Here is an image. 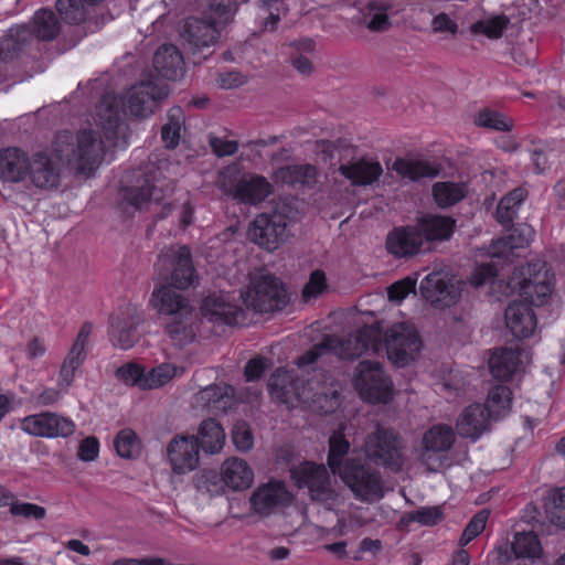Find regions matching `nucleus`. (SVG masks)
<instances>
[{
    "mask_svg": "<svg viewBox=\"0 0 565 565\" xmlns=\"http://www.w3.org/2000/svg\"><path fill=\"white\" fill-rule=\"evenodd\" d=\"M100 135L92 128L77 131L76 137L70 131H62L52 142V154L60 161H65L78 174L90 177L99 168L108 150H115L126 140H121L122 120L117 110L107 107L98 113Z\"/></svg>",
    "mask_w": 565,
    "mask_h": 565,
    "instance_id": "nucleus-1",
    "label": "nucleus"
},
{
    "mask_svg": "<svg viewBox=\"0 0 565 565\" xmlns=\"http://www.w3.org/2000/svg\"><path fill=\"white\" fill-rule=\"evenodd\" d=\"M60 32L61 23L57 15L51 9H39L30 24L10 28L8 34L0 40V60L10 62L24 51L32 39L52 41Z\"/></svg>",
    "mask_w": 565,
    "mask_h": 565,
    "instance_id": "nucleus-2",
    "label": "nucleus"
},
{
    "mask_svg": "<svg viewBox=\"0 0 565 565\" xmlns=\"http://www.w3.org/2000/svg\"><path fill=\"white\" fill-rule=\"evenodd\" d=\"M362 450L365 460L385 470L398 473L405 463V441L392 427L377 424L366 435Z\"/></svg>",
    "mask_w": 565,
    "mask_h": 565,
    "instance_id": "nucleus-3",
    "label": "nucleus"
},
{
    "mask_svg": "<svg viewBox=\"0 0 565 565\" xmlns=\"http://www.w3.org/2000/svg\"><path fill=\"white\" fill-rule=\"evenodd\" d=\"M370 463L360 457H350L344 461V469L338 475L353 497L361 502L380 501L385 495L382 473Z\"/></svg>",
    "mask_w": 565,
    "mask_h": 565,
    "instance_id": "nucleus-4",
    "label": "nucleus"
},
{
    "mask_svg": "<svg viewBox=\"0 0 565 565\" xmlns=\"http://www.w3.org/2000/svg\"><path fill=\"white\" fill-rule=\"evenodd\" d=\"M354 387L370 404H387L394 395V385L379 362L363 360L356 366Z\"/></svg>",
    "mask_w": 565,
    "mask_h": 565,
    "instance_id": "nucleus-5",
    "label": "nucleus"
},
{
    "mask_svg": "<svg viewBox=\"0 0 565 565\" xmlns=\"http://www.w3.org/2000/svg\"><path fill=\"white\" fill-rule=\"evenodd\" d=\"M243 305V291L237 297L231 292H212L203 299L201 313L214 324L244 326L246 312Z\"/></svg>",
    "mask_w": 565,
    "mask_h": 565,
    "instance_id": "nucleus-6",
    "label": "nucleus"
},
{
    "mask_svg": "<svg viewBox=\"0 0 565 565\" xmlns=\"http://www.w3.org/2000/svg\"><path fill=\"white\" fill-rule=\"evenodd\" d=\"M243 302L257 312H275L288 303V292L278 278L263 276L243 292Z\"/></svg>",
    "mask_w": 565,
    "mask_h": 565,
    "instance_id": "nucleus-7",
    "label": "nucleus"
},
{
    "mask_svg": "<svg viewBox=\"0 0 565 565\" xmlns=\"http://www.w3.org/2000/svg\"><path fill=\"white\" fill-rule=\"evenodd\" d=\"M387 359L404 367L415 361L423 345L418 331L406 323L393 324L384 335Z\"/></svg>",
    "mask_w": 565,
    "mask_h": 565,
    "instance_id": "nucleus-8",
    "label": "nucleus"
},
{
    "mask_svg": "<svg viewBox=\"0 0 565 565\" xmlns=\"http://www.w3.org/2000/svg\"><path fill=\"white\" fill-rule=\"evenodd\" d=\"M520 295L532 308L543 306L554 289V274L545 262L533 260L522 270Z\"/></svg>",
    "mask_w": 565,
    "mask_h": 565,
    "instance_id": "nucleus-9",
    "label": "nucleus"
},
{
    "mask_svg": "<svg viewBox=\"0 0 565 565\" xmlns=\"http://www.w3.org/2000/svg\"><path fill=\"white\" fill-rule=\"evenodd\" d=\"M311 379L295 370L278 367L268 380L273 399L294 408L300 406Z\"/></svg>",
    "mask_w": 565,
    "mask_h": 565,
    "instance_id": "nucleus-10",
    "label": "nucleus"
},
{
    "mask_svg": "<svg viewBox=\"0 0 565 565\" xmlns=\"http://www.w3.org/2000/svg\"><path fill=\"white\" fill-rule=\"evenodd\" d=\"M143 321L136 305L124 303L109 317L108 335L114 347L131 349L139 339L138 326Z\"/></svg>",
    "mask_w": 565,
    "mask_h": 565,
    "instance_id": "nucleus-11",
    "label": "nucleus"
},
{
    "mask_svg": "<svg viewBox=\"0 0 565 565\" xmlns=\"http://www.w3.org/2000/svg\"><path fill=\"white\" fill-rule=\"evenodd\" d=\"M288 217L282 213L258 214L248 234L253 242L267 250H275L287 238Z\"/></svg>",
    "mask_w": 565,
    "mask_h": 565,
    "instance_id": "nucleus-12",
    "label": "nucleus"
},
{
    "mask_svg": "<svg viewBox=\"0 0 565 565\" xmlns=\"http://www.w3.org/2000/svg\"><path fill=\"white\" fill-rule=\"evenodd\" d=\"M422 297L436 309L454 306L461 296L459 284L440 271H431L424 277L419 285Z\"/></svg>",
    "mask_w": 565,
    "mask_h": 565,
    "instance_id": "nucleus-13",
    "label": "nucleus"
},
{
    "mask_svg": "<svg viewBox=\"0 0 565 565\" xmlns=\"http://www.w3.org/2000/svg\"><path fill=\"white\" fill-rule=\"evenodd\" d=\"M75 428L72 419L51 412L28 415L21 420V429L35 437H68Z\"/></svg>",
    "mask_w": 565,
    "mask_h": 565,
    "instance_id": "nucleus-14",
    "label": "nucleus"
},
{
    "mask_svg": "<svg viewBox=\"0 0 565 565\" xmlns=\"http://www.w3.org/2000/svg\"><path fill=\"white\" fill-rule=\"evenodd\" d=\"M298 488H307L311 500L323 501L330 497V478L322 463L305 461L291 471Z\"/></svg>",
    "mask_w": 565,
    "mask_h": 565,
    "instance_id": "nucleus-15",
    "label": "nucleus"
},
{
    "mask_svg": "<svg viewBox=\"0 0 565 565\" xmlns=\"http://www.w3.org/2000/svg\"><path fill=\"white\" fill-rule=\"evenodd\" d=\"M385 249L395 259H409L418 255L423 249L415 225L394 226L386 235Z\"/></svg>",
    "mask_w": 565,
    "mask_h": 565,
    "instance_id": "nucleus-16",
    "label": "nucleus"
},
{
    "mask_svg": "<svg viewBox=\"0 0 565 565\" xmlns=\"http://www.w3.org/2000/svg\"><path fill=\"white\" fill-rule=\"evenodd\" d=\"M199 440L195 436H175L167 447L172 470L178 475L194 470L199 465Z\"/></svg>",
    "mask_w": 565,
    "mask_h": 565,
    "instance_id": "nucleus-17",
    "label": "nucleus"
},
{
    "mask_svg": "<svg viewBox=\"0 0 565 565\" xmlns=\"http://www.w3.org/2000/svg\"><path fill=\"white\" fill-rule=\"evenodd\" d=\"M28 175L33 186L40 190L57 189L61 182V169L46 151H38L30 158Z\"/></svg>",
    "mask_w": 565,
    "mask_h": 565,
    "instance_id": "nucleus-18",
    "label": "nucleus"
},
{
    "mask_svg": "<svg viewBox=\"0 0 565 565\" xmlns=\"http://www.w3.org/2000/svg\"><path fill=\"white\" fill-rule=\"evenodd\" d=\"M290 500L291 494L284 482L269 481L253 492L249 502L256 513L268 515L274 509L287 505Z\"/></svg>",
    "mask_w": 565,
    "mask_h": 565,
    "instance_id": "nucleus-19",
    "label": "nucleus"
},
{
    "mask_svg": "<svg viewBox=\"0 0 565 565\" xmlns=\"http://www.w3.org/2000/svg\"><path fill=\"white\" fill-rule=\"evenodd\" d=\"M274 191L271 183L260 174H245L234 185L233 198L243 204L257 205Z\"/></svg>",
    "mask_w": 565,
    "mask_h": 565,
    "instance_id": "nucleus-20",
    "label": "nucleus"
},
{
    "mask_svg": "<svg viewBox=\"0 0 565 565\" xmlns=\"http://www.w3.org/2000/svg\"><path fill=\"white\" fill-rule=\"evenodd\" d=\"M505 323L513 337L526 339L536 328L537 320L533 308L525 301L514 300L505 309Z\"/></svg>",
    "mask_w": 565,
    "mask_h": 565,
    "instance_id": "nucleus-21",
    "label": "nucleus"
},
{
    "mask_svg": "<svg viewBox=\"0 0 565 565\" xmlns=\"http://www.w3.org/2000/svg\"><path fill=\"white\" fill-rule=\"evenodd\" d=\"M341 404V394L326 384L311 379L301 405L319 414H332Z\"/></svg>",
    "mask_w": 565,
    "mask_h": 565,
    "instance_id": "nucleus-22",
    "label": "nucleus"
},
{
    "mask_svg": "<svg viewBox=\"0 0 565 565\" xmlns=\"http://www.w3.org/2000/svg\"><path fill=\"white\" fill-rule=\"evenodd\" d=\"M456 440L455 431L447 424H435L429 427L422 438V452L419 458L422 462L429 463L431 454L449 451Z\"/></svg>",
    "mask_w": 565,
    "mask_h": 565,
    "instance_id": "nucleus-23",
    "label": "nucleus"
},
{
    "mask_svg": "<svg viewBox=\"0 0 565 565\" xmlns=\"http://www.w3.org/2000/svg\"><path fill=\"white\" fill-rule=\"evenodd\" d=\"M414 225L423 243L443 242L452 236L456 221L451 216L426 214L418 217Z\"/></svg>",
    "mask_w": 565,
    "mask_h": 565,
    "instance_id": "nucleus-24",
    "label": "nucleus"
},
{
    "mask_svg": "<svg viewBox=\"0 0 565 565\" xmlns=\"http://www.w3.org/2000/svg\"><path fill=\"white\" fill-rule=\"evenodd\" d=\"M342 177L351 182L354 186H366L376 182L383 174V168L376 160H367L361 158L359 160L349 161L339 167Z\"/></svg>",
    "mask_w": 565,
    "mask_h": 565,
    "instance_id": "nucleus-25",
    "label": "nucleus"
},
{
    "mask_svg": "<svg viewBox=\"0 0 565 565\" xmlns=\"http://www.w3.org/2000/svg\"><path fill=\"white\" fill-rule=\"evenodd\" d=\"M30 157L17 147L0 150V180L18 183L28 177Z\"/></svg>",
    "mask_w": 565,
    "mask_h": 565,
    "instance_id": "nucleus-26",
    "label": "nucleus"
},
{
    "mask_svg": "<svg viewBox=\"0 0 565 565\" xmlns=\"http://www.w3.org/2000/svg\"><path fill=\"white\" fill-rule=\"evenodd\" d=\"M153 67L163 78L177 81L183 76L184 60L180 50L173 44H163L154 53Z\"/></svg>",
    "mask_w": 565,
    "mask_h": 565,
    "instance_id": "nucleus-27",
    "label": "nucleus"
},
{
    "mask_svg": "<svg viewBox=\"0 0 565 565\" xmlns=\"http://www.w3.org/2000/svg\"><path fill=\"white\" fill-rule=\"evenodd\" d=\"M183 36L190 45L201 50L213 45L220 38V31L215 21L191 17L185 20Z\"/></svg>",
    "mask_w": 565,
    "mask_h": 565,
    "instance_id": "nucleus-28",
    "label": "nucleus"
},
{
    "mask_svg": "<svg viewBox=\"0 0 565 565\" xmlns=\"http://www.w3.org/2000/svg\"><path fill=\"white\" fill-rule=\"evenodd\" d=\"M490 417L487 407L480 403L467 406L457 422V431L463 438H479L487 429Z\"/></svg>",
    "mask_w": 565,
    "mask_h": 565,
    "instance_id": "nucleus-29",
    "label": "nucleus"
},
{
    "mask_svg": "<svg viewBox=\"0 0 565 565\" xmlns=\"http://www.w3.org/2000/svg\"><path fill=\"white\" fill-rule=\"evenodd\" d=\"M171 265V286L179 290L188 289L195 278V268L193 266L190 248L183 245L174 250L172 253Z\"/></svg>",
    "mask_w": 565,
    "mask_h": 565,
    "instance_id": "nucleus-30",
    "label": "nucleus"
},
{
    "mask_svg": "<svg viewBox=\"0 0 565 565\" xmlns=\"http://www.w3.org/2000/svg\"><path fill=\"white\" fill-rule=\"evenodd\" d=\"M505 236L498 238L492 244L493 256H508L514 249L527 247L533 238L534 231L527 224L513 223L509 225Z\"/></svg>",
    "mask_w": 565,
    "mask_h": 565,
    "instance_id": "nucleus-31",
    "label": "nucleus"
},
{
    "mask_svg": "<svg viewBox=\"0 0 565 565\" xmlns=\"http://www.w3.org/2000/svg\"><path fill=\"white\" fill-rule=\"evenodd\" d=\"M223 482L233 490H245L254 481V472L248 463L241 458L231 457L221 467Z\"/></svg>",
    "mask_w": 565,
    "mask_h": 565,
    "instance_id": "nucleus-32",
    "label": "nucleus"
},
{
    "mask_svg": "<svg viewBox=\"0 0 565 565\" xmlns=\"http://www.w3.org/2000/svg\"><path fill=\"white\" fill-rule=\"evenodd\" d=\"M149 303L159 315L164 316H175L188 310L185 298L167 285L153 289Z\"/></svg>",
    "mask_w": 565,
    "mask_h": 565,
    "instance_id": "nucleus-33",
    "label": "nucleus"
},
{
    "mask_svg": "<svg viewBox=\"0 0 565 565\" xmlns=\"http://www.w3.org/2000/svg\"><path fill=\"white\" fill-rule=\"evenodd\" d=\"M520 363V352L511 348L494 350L488 362L491 375L500 381H510Z\"/></svg>",
    "mask_w": 565,
    "mask_h": 565,
    "instance_id": "nucleus-34",
    "label": "nucleus"
},
{
    "mask_svg": "<svg viewBox=\"0 0 565 565\" xmlns=\"http://www.w3.org/2000/svg\"><path fill=\"white\" fill-rule=\"evenodd\" d=\"M394 170L405 179L418 181L424 178L438 177L441 166L435 161L397 158L394 162Z\"/></svg>",
    "mask_w": 565,
    "mask_h": 565,
    "instance_id": "nucleus-35",
    "label": "nucleus"
},
{
    "mask_svg": "<svg viewBox=\"0 0 565 565\" xmlns=\"http://www.w3.org/2000/svg\"><path fill=\"white\" fill-rule=\"evenodd\" d=\"M277 181L292 188H312L317 182V168L312 164H291L279 168Z\"/></svg>",
    "mask_w": 565,
    "mask_h": 565,
    "instance_id": "nucleus-36",
    "label": "nucleus"
},
{
    "mask_svg": "<svg viewBox=\"0 0 565 565\" xmlns=\"http://www.w3.org/2000/svg\"><path fill=\"white\" fill-rule=\"evenodd\" d=\"M164 198L161 189L146 179L139 186H127L121 191L122 203L135 210H142L150 202H160Z\"/></svg>",
    "mask_w": 565,
    "mask_h": 565,
    "instance_id": "nucleus-37",
    "label": "nucleus"
},
{
    "mask_svg": "<svg viewBox=\"0 0 565 565\" xmlns=\"http://www.w3.org/2000/svg\"><path fill=\"white\" fill-rule=\"evenodd\" d=\"M199 449L206 454H217L225 443V431L214 418L204 419L198 430Z\"/></svg>",
    "mask_w": 565,
    "mask_h": 565,
    "instance_id": "nucleus-38",
    "label": "nucleus"
},
{
    "mask_svg": "<svg viewBox=\"0 0 565 565\" xmlns=\"http://www.w3.org/2000/svg\"><path fill=\"white\" fill-rule=\"evenodd\" d=\"M465 183L439 181L433 184L431 195L440 209H447L462 201L467 195Z\"/></svg>",
    "mask_w": 565,
    "mask_h": 565,
    "instance_id": "nucleus-39",
    "label": "nucleus"
},
{
    "mask_svg": "<svg viewBox=\"0 0 565 565\" xmlns=\"http://www.w3.org/2000/svg\"><path fill=\"white\" fill-rule=\"evenodd\" d=\"M148 84L132 86L127 93V109L131 116L148 117L152 114L153 95Z\"/></svg>",
    "mask_w": 565,
    "mask_h": 565,
    "instance_id": "nucleus-40",
    "label": "nucleus"
},
{
    "mask_svg": "<svg viewBox=\"0 0 565 565\" xmlns=\"http://www.w3.org/2000/svg\"><path fill=\"white\" fill-rule=\"evenodd\" d=\"M527 196L524 188H516L505 194L497 206V221L503 226H509L518 216L521 204Z\"/></svg>",
    "mask_w": 565,
    "mask_h": 565,
    "instance_id": "nucleus-41",
    "label": "nucleus"
},
{
    "mask_svg": "<svg viewBox=\"0 0 565 565\" xmlns=\"http://www.w3.org/2000/svg\"><path fill=\"white\" fill-rule=\"evenodd\" d=\"M512 390L507 385H494L490 388L487 401L482 404L487 407L490 419H499L505 415L512 405Z\"/></svg>",
    "mask_w": 565,
    "mask_h": 565,
    "instance_id": "nucleus-42",
    "label": "nucleus"
},
{
    "mask_svg": "<svg viewBox=\"0 0 565 565\" xmlns=\"http://www.w3.org/2000/svg\"><path fill=\"white\" fill-rule=\"evenodd\" d=\"M184 124L183 109L180 106L171 107L167 113V122L161 128V139L166 148L172 150L178 147Z\"/></svg>",
    "mask_w": 565,
    "mask_h": 565,
    "instance_id": "nucleus-43",
    "label": "nucleus"
},
{
    "mask_svg": "<svg viewBox=\"0 0 565 565\" xmlns=\"http://www.w3.org/2000/svg\"><path fill=\"white\" fill-rule=\"evenodd\" d=\"M350 443L342 433H334L329 439L327 465L332 475L338 476L344 469L350 451Z\"/></svg>",
    "mask_w": 565,
    "mask_h": 565,
    "instance_id": "nucleus-44",
    "label": "nucleus"
},
{
    "mask_svg": "<svg viewBox=\"0 0 565 565\" xmlns=\"http://www.w3.org/2000/svg\"><path fill=\"white\" fill-rule=\"evenodd\" d=\"M55 7L61 19L68 24L85 22L92 9L86 0H56Z\"/></svg>",
    "mask_w": 565,
    "mask_h": 565,
    "instance_id": "nucleus-45",
    "label": "nucleus"
},
{
    "mask_svg": "<svg viewBox=\"0 0 565 565\" xmlns=\"http://www.w3.org/2000/svg\"><path fill=\"white\" fill-rule=\"evenodd\" d=\"M234 393V388L227 384H213L198 393V401L209 409L226 407V399Z\"/></svg>",
    "mask_w": 565,
    "mask_h": 565,
    "instance_id": "nucleus-46",
    "label": "nucleus"
},
{
    "mask_svg": "<svg viewBox=\"0 0 565 565\" xmlns=\"http://www.w3.org/2000/svg\"><path fill=\"white\" fill-rule=\"evenodd\" d=\"M114 447L119 457L134 459L141 451V440L131 428H122L114 439Z\"/></svg>",
    "mask_w": 565,
    "mask_h": 565,
    "instance_id": "nucleus-47",
    "label": "nucleus"
},
{
    "mask_svg": "<svg viewBox=\"0 0 565 565\" xmlns=\"http://www.w3.org/2000/svg\"><path fill=\"white\" fill-rule=\"evenodd\" d=\"M512 551L518 558H533L541 551L539 536L534 532H518L512 542Z\"/></svg>",
    "mask_w": 565,
    "mask_h": 565,
    "instance_id": "nucleus-48",
    "label": "nucleus"
},
{
    "mask_svg": "<svg viewBox=\"0 0 565 565\" xmlns=\"http://www.w3.org/2000/svg\"><path fill=\"white\" fill-rule=\"evenodd\" d=\"M392 4L382 0H371L366 4V11L370 15L367 28L374 32H382L391 26L387 12Z\"/></svg>",
    "mask_w": 565,
    "mask_h": 565,
    "instance_id": "nucleus-49",
    "label": "nucleus"
},
{
    "mask_svg": "<svg viewBox=\"0 0 565 565\" xmlns=\"http://www.w3.org/2000/svg\"><path fill=\"white\" fill-rule=\"evenodd\" d=\"M183 372L182 367H178L171 363H161L158 366L146 372V382L143 390H153L169 383L173 377Z\"/></svg>",
    "mask_w": 565,
    "mask_h": 565,
    "instance_id": "nucleus-50",
    "label": "nucleus"
},
{
    "mask_svg": "<svg viewBox=\"0 0 565 565\" xmlns=\"http://www.w3.org/2000/svg\"><path fill=\"white\" fill-rule=\"evenodd\" d=\"M475 124L503 132L511 131L513 128V120L510 117L490 108L481 109L475 118Z\"/></svg>",
    "mask_w": 565,
    "mask_h": 565,
    "instance_id": "nucleus-51",
    "label": "nucleus"
},
{
    "mask_svg": "<svg viewBox=\"0 0 565 565\" xmlns=\"http://www.w3.org/2000/svg\"><path fill=\"white\" fill-rule=\"evenodd\" d=\"M329 353L335 354L341 360L353 361L362 355L361 350L353 342V337L341 338L338 335H326Z\"/></svg>",
    "mask_w": 565,
    "mask_h": 565,
    "instance_id": "nucleus-52",
    "label": "nucleus"
},
{
    "mask_svg": "<svg viewBox=\"0 0 565 565\" xmlns=\"http://www.w3.org/2000/svg\"><path fill=\"white\" fill-rule=\"evenodd\" d=\"M182 315L183 312L180 315L170 316L172 320L166 326V332L169 338L180 347L192 342L195 335L192 326L189 322L180 319Z\"/></svg>",
    "mask_w": 565,
    "mask_h": 565,
    "instance_id": "nucleus-53",
    "label": "nucleus"
},
{
    "mask_svg": "<svg viewBox=\"0 0 565 565\" xmlns=\"http://www.w3.org/2000/svg\"><path fill=\"white\" fill-rule=\"evenodd\" d=\"M490 512L488 509L478 511L468 522L459 539V546L465 547L486 529Z\"/></svg>",
    "mask_w": 565,
    "mask_h": 565,
    "instance_id": "nucleus-54",
    "label": "nucleus"
},
{
    "mask_svg": "<svg viewBox=\"0 0 565 565\" xmlns=\"http://www.w3.org/2000/svg\"><path fill=\"white\" fill-rule=\"evenodd\" d=\"M118 380L122 381L127 385L138 386L143 390V382H146V369L135 362H128L119 366L116 372Z\"/></svg>",
    "mask_w": 565,
    "mask_h": 565,
    "instance_id": "nucleus-55",
    "label": "nucleus"
},
{
    "mask_svg": "<svg viewBox=\"0 0 565 565\" xmlns=\"http://www.w3.org/2000/svg\"><path fill=\"white\" fill-rule=\"evenodd\" d=\"M546 512L552 523L565 529V488H556L552 491Z\"/></svg>",
    "mask_w": 565,
    "mask_h": 565,
    "instance_id": "nucleus-56",
    "label": "nucleus"
},
{
    "mask_svg": "<svg viewBox=\"0 0 565 565\" xmlns=\"http://www.w3.org/2000/svg\"><path fill=\"white\" fill-rule=\"evenodd\" d=\"M354 343L361 350V353L364 354L367 351L377 352L382 344V339L379 330L372 327H364L359 329L356 333L353 335Z\"/></svg>",
    "mask_w": 565,
    "mask_h": 565,
    "instance_id": "nucleus-57",
    "label": "nucleus"
},
{
    "mask_svg": "<svg viewBox=\"0 0 565 565\" xmlns=\"http://www.w3.org/2000/svg\"><path fill=\"white\" fill-rule=\"evenodd\" d=\"M9 512L12 516H21L26 520H42L46 515V510L35 503L20 502L17 498L12 500L9 507Z\"/></svg>",
    "mask_w": 565,
    "mask_h": 565,
    "instance_id": "nucleus-58",
    "label": "nucleus"
},
{
    "mask_svg": "<svg viewBox=\"0 0 565 565\" xmlns=\"http://www.w3.org/2000/svg\"><path fill=\"white\" fill-rule=\"evenodd\" d=\"M327 288V277L323 270H313L307 284L303 286L301 297L303 301H310L319 297Z\"/></svg>",
    "mask_w": 565,
    "mask_h": 565,
    "instance_id": "nucleus-59",
    "label": "nucleus"
},
{
    "mask_svg": "<svg viewBox=\"0 0 565 565\" xmlns=\"http://www.w3.org/2000/svg\"><path fill=\"white\" fill-rule=\"evenodd\" d=\"M417 278L407 276L387 287V298L392 302L403 301L409 294L416 290Z\"/></svg>",
    "mask_w": 565,
    "mask_h": 565,
    "instance_id": "nucleus-60",
    "label": "nucleus"
},
{
    "mask_svg": "<svg viewBox=\"0 0 565 565\" xmlns=\"http://www.w3.org/2000/svg\"><path fill=\"white\" fill-rule=\"evenodd\" d=\"M507 28V20L502 17L492 18L486 22L479 21L472 25V32L483 33L489 39H499Z\"/></svg>",
    "mask_w": 565,
    "mask_h": 565,
    "instance_id": "nucleus-61",
    "label": "nucleus"
},
{
    "mask_svg": "<svg viewBox=\"0 0 565 565\" xmlns=\"http://www.w3.org/2000/svg\"><path fill=\"white\" fill-rule=\"evenodd\" d=\"M411 519L424 526H434L443 521L444 512L439 507H422L412 511Z\"/></svg>",
    "mask_w": 565,
    "mask_h": 565,
    "instance_id": "nucleus-62",
    "label": "nucleus"
},
{
    "mask_svg": "<svg viewBox=\"0 0 565 565\" xmlns=\"http://www.w3.org/2000/svg\"><path fill=\"white\" fill-rule=\"evenodd\" d=\"M267 367V359L264 356L258 355L248 360L244 369L245 380L247 382L260 380Z\"/></svg>",
    "mask_w": 565,
    "mask_h": 565,
    "instance_id": "nucleus-63",
    "label": "nucleus"
},
{
    "mask_svg": "<svg viewBox=\"0 0 565 565\" xmlns=\"http://www.w3.org/2000/svg\"><path fill=\"white\" fill-rule=\"evenodd\" d=\"M232 439L235 447L241 451L249 450L254 445V437L249 427L237 425L233 429Z\"/></svg>",
    "mask_w": 565,
    "mask_h": 565,
    "instance_id": "nucleus-64",
    "label": "nucleus"
}]
</instances>
